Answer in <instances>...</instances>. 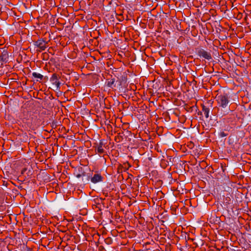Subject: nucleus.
<instances>
[{
    "label": "nucleus",
    "mask_w": 251,
    "mask_h": 251,
    "mask_svg": "<svg viewBox=\"0 0 251 251\" xmlns=\"http://www.w3.org/2000/svg\"><path fill=\"white\" fill-rule=\"evenodd\" d=\"M215 99L218 106V114L221 117L227 115L229 112H232L228 105L230 102L229 94L222 90H218Z\"/></svg>",
    "instance_id": "f257e3e1"
},
{
    "label": "nucleus",
    "mask_w": 251,
    "mask_h": 251,
    "mask_svg": "<svg viewBox=\"0 0 251 251\" xmlns=\"http://www.w3.org/2000/svg\"><path fill=\"white\" fill-rule=\"evenodd\" d=\"M48 42L46 41L43 38H40L37 41L33 42V45L35 47L39 49V51L45 50L47 48V44Z\"/></svg>",
    "instance_id": "f03ea898"
},
{
    "label": "nucleus",
    "mask_w": 251,
    "mask_h": 251,
    "mask_svg": "<svg viewBox=\"0 0 251 251\" xmlns=\"http://www.w3.org/2000/svg\"><path fill=\"white\" fill-rule=\"evenodd\" d=\"M197 53L200 57L203 58L208 60L212 59V55L209 51H207L203 49H198Z\"/></svg>",
    "instance_id": "7ed1b4c3"
},
{
    "label": "nucleus",
    "mask_w": 251,
    "mask_h": 251,
    "mask_svg": "<svg viewBox=\"0 0 251 251\" xmlns=\"http://www.w3.org/2000/svg\"><path fill=\"white\" fill-rule=\"evenodd\" d=\"M59 75L55 73L52 74L50 78V81L52 82V84L55 85L56 86L57 90L60 88V82L59 81Z\"/></svg>",
    "instance_id": "20e7f679"
},
{
    "label": "nucleus",
    "mask_w": 251,
    "mask_h": 251,
    "mask_svg": "<svg viewBox=\"0 0 251 251\" xmlns=\"http://www.w3.org/2000/svg\"><path fill=\"white\" fill-rule=\"evenodd\" d=\"M103 180V177L99 173H96L91 177V181L93 183H97L102 182Z\"/></svg>",
    "instance_id": "39448f33"
},
{
    "label": "nucleus",
    "mask_w": 251,
    "mask_h": 251,
    "mask_svg": "<svg viewBox=\"0 0 251 251\" xmlns=\"http://www.w3.org/2000/svg\"><path fill=\"white\" fill-rule=\"evenodd\" d=\"M103 143L102 140H100L97 149V152L100 155L104 152V150L103 148Z\"/></svg>",
    "instance_id": "423d86ee"
},
{
    "label": "nucleus",
    "mask_w": 251,
    "mask_h": 251,
    "mask_svg": "<svg viewBox=\"0 0 251 251\" xmlns=\"http://www.w3.org/2000/svg\"><path fill=\"white\" fill-rule=\"evenodd\" d=\"M8 60V54L7 52L2 53L0 55V62L2 63H6Z\"/></svg>",
    "instance_id": "0eeeda50"
},
{
    "label": "nucleus",
    "mask_w": 251,
    "mask_h": 251,
    "mask_svg": "<svg viewBox=\"0 0 251 251\" xmlns=\"http://www.w3.org/2000/svg\"><path fill=\"white\" fill-rule=\"evenodd\" d=\"M78 173L75 172V175L77 178H80L81 176H85V172L83 171V169L82 167H80L78 169Z\"/></svg>",
    "instance_id": "6e6552de"
},
{
    "label": "nucleus",
    "mask_w": 251,
    "mask_h": 251,
    "mask_svg": "<svg viewBox=\"0 0 251 251\" xmlns=\"http://www.w3.org/2000/svg\"><path fill=\"white\" fill-rule=\"evenodd\" d=\"M32 75L33 77H34L35 78H37V81H41V80H43L44 78V76L36 72H33L32 74Z\"/></svg>",
    "instance_id": "1a4fd4ad"
},
{
    "label": "nucleus",
    "mask_w": 251,
    "mask_h": 251,
    "mask_svg": "<svg viewBox=\"0 0 251 251\" xmlns=\"http://www.w3.org/2000/svg\"><path fill=\"white\" fill-rule=\"evenodd\" d=\"M236 116V114L232 113L227 116L226 118H225L224 120H226L227 123L232 122L235 119Z\"/></svg>",
    "instance_id": "9d476101"
},
{
    "label": "nucleus",
    "mask_w": 251,
    "mask_h": 251,
    "mask_svg": "<svg viewBox=\"0 0 251 251\" xmlns=\"http://www.w3.org/2000/svg\"><path fill=\"white\" fill-rule=\"evenodd\" d=\"M202 110L204 113V114L206 118L209 117V113L210 112V109L208 107L205 106L204 104H202Z\"/></svg>",
    "instance_id": "9b49d317"
},
{
    "label": "nucleus",
    "mask_w": 251,
    "mask_h": 251,
    "mask_svg": "<svg viewBox=\"0 0 251 251\" xmlns=\"http://www.w3.org/2000/svg\"><path fill=\"white\" fill-rule=\"evenodd\" d=\"M123 138L122 135H121V133H119L118 135L116 136H115V140L116 142H120L122 140Z\"/></svg>",
    "instance_id": "f8f14e48"
},
{
    "label": "nucleus",
    "mask_w": 251,
    "mask_h": 251,
    "mask_svg": "<svg viewBox=\"0 0 251 251\" xmlns=\"http://www.w3.org/2000/svg\"><path fill=\"white\" fill-rule=\"evenodd\" d=\"M105 243L107 245H111L113 242L112 239L111 237H107L104 240Z\"/></svg>",
    "instance_id": "ddd939ff"
},
{
    "label": "nucleus",
    "mask_w": 251,
    "mask_h": 251,
    "mask_svg": "<svg viewBox=\"0 0 251 251\" xmlns=\"http://www.w3.org/2000/svg\"><path fill=\"white\" fill-rule=\"evenodd\" d=\"M227 135V133H225V132L224 131H222L220 133H219V136L221 137H226Z\"/></svg>",
    "instance_id": "4468645a"
},
{
    "label": "nucleus",
    "mask_w": 251,
    "mask_h": 251,
    "mask_svg": "<svg viewBox=\"0 0 251 251\" xmlns=\"http://www.w3.org/2000/svg\"><path fill=\"white\" fill-rule=\"evenodd\" d=\"M115 82V80L114 79H111V80L109 81L108 82V84H107V85L109 86V87H111L112 85L114 84Z\"/></svg>",
    "instance_id": "2eb2a0df"
},
{
    "label": "nucleus",
    "mask_w": 251,
    "mask_h": 251,
    "mask_svg": "<svg viewBox=\"0 0 251 251\" xmlns=\"http://www.w3.org/2000/svg\"><path fill=\"white\" fill-rule=\"evenodd\" d=\"M27 251H31V250L29 248L27 249Z\"/></svg>",
    "instance_id": "dca6fc26"
},
{
    "label": "nucleus",
    "mask_w": 251,
    "mask_h": 251,
    "mask_svg": "<svg viewBox=\"0 0 251 251\" xmlns=\"http://www.w3.org/2000/svg\"><path fill=\"white\" fill-rule=\"evenodd\" d=\"M198 114L201 115V112H199L198 113Z\"/></svg>",
    "instance_id": "f3484780"
}]
</instances>
